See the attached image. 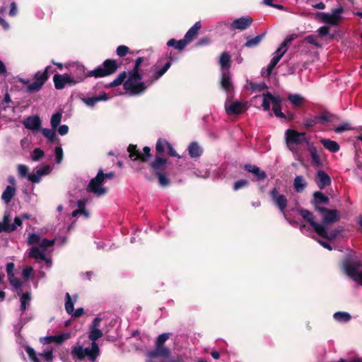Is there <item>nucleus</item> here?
Instances as JSON below:
<instances>
[{"label": "nucleus", "mask_w": 362, "mask_h": 362, "mask_svg": "<svg viewBox=\"0 0 362 362\" xmlns=\"http://www.w3.org/2000/svg\"><path fill=\"white\" fill-rule=\"evenodd\" d=\"M25 350L32 362H40L33 348L30 346H25Z\"/></svg>", "instance_id": "49"}, {"label": "nucleus", "mask_w": 362, "mask_h": 362, "mask_svg": "<svg viewBox=\"0 0 362 362\" xmlns=\"http://www.w3.org/2000/svg\"><path fill=\"white\" fill-rule=\"evenodd\" d=\"M39 356L43 357L46 362H52L54 358L52 349L38 354Z\"/></svg>", "instance_id": "52"}, {"label": "nucleus", "mask_w": 362, "mask_h": 362, "mask_svg": "<svg viewBox=\"0 0 362 362\" xmlns=\"http://www.w3.org/2000/svg\"><path fill=\"white\" fill-rule=\"evenodd\" d=\"M288 100L291 103L293 107L299 108L303 105L305 101V98L301 96L300 94L290 93L288 95Z\"/></svg>", "instance_id": "30"}, {"label": "nucleus", "mask_w": 362, "mask_h": 362, "mask_svg": "<svg viewBox=\"0 0 362 362\" xmlns=\"http://www.w3.org/2000/svg\"><path fill=\"white\" fill-rule=\"evenodd\" d=\"M127 77L126 71L121 72L115 80L106 86V88L116 87L123 83L124 89L133 95H140L147 89V85L140 81L143 78L140 73H128V78L124 81Z\"/></svg>", "instance_id": "2"}, {"label": "nucleus", "mask_w": 362, "mask_h": 362, "mask_svg": "<svg viewBox=\"0 0 362 362\" xmlns=\"http://www.w3.org/2000/svg\"><path fill=\"white\" fill-rule=\"evenodd\" d=\"M55 162L61 163L63 160V150L61 146H57L54 149Z\"/></svg>", "instance_id": "55"}, {"label": "nucleus", "mask_w": 362, "mask_h": 362, "mask_svg": "<svg viewBox=\"0 0 362 362\" xmlns=\"http://www.w3.org/2000/svg\"><path fill=\"white\" fill-rule=\"evenodd\" d=\"M50 170L51 169L49 165H46L42 168L37 170L36 173L41 177L42 175L49 174L50 173Z\"/></svg>", "instance_id": "63"}, {"label": "nucleus", "mask_w": 362, "mask_h": 362, "mask_svg": "<svg viewBox=\"0 0 362 362\" xmlns=\"http://www.w3.org/2000/svg\"><path fill=\"white\" fill-rule=\"evenodd\" d=\"M320 143L322 144L325 148L332 153H337L340 149L339 144L337 141H332L329 139H321Z\"/></svg>", "instance_id": "28"}, {"label": "nucleus", "mask_w": 362, "mask_h": 362, "mask_svg": "<svg viewBox=\"0 0 362 362\" xmlns=\"http://www.w3.org/2000/svg\"><path fill=\"white\" fill-rule=\"evenodd\" d=\"M249 185V181L247 180L242 179L234 182L233 189L237 191L241 188L245 187Z\"/></svg>", "instance_id": "54"}, {"label": "nucleus", "mask_w": 362, "mask_h": 362, "mask_svg": "<svg viewBox=\"0 0 362 362\" xmlns=\"http://www.w3.org/2000/svg\"><path fill=\"white\" fill-rule=\"evenodd\" d=\"M329 31H330V28L328 26H325V25L319 28L317 30V33H318L319 35H320V36L329 35V39L332 40V39H334V37L333 35H329Z\"/></svg>", "instance_id": "56"}, {"label": "nucleus", "mask_w": 362, "mask_h": 362, "mask_svg": "<svg viewBox=\"0 0 362 362\" xmlns=\"http://www.w3.org/2000/svg\"><path fill=\"white\" fill-rule=\"evenodd\" d=\"M252 18L248 16H245L239 18L235 19L230 23V29L232 30H244L247 29L252 23Z\"/></svg>", "instance_id": "14"}, {"label": "nucleus", "mask_w": 362, "mask_h": 362, "mask_svg": "<svg viewBox=\"0 0 362 362\" xmlns=\"http://www.w3.org/2000/svg\"><path fill=\"white\" fill-rule=\"evenodd\" d=\"M317 35H310L306 36L305 37L304 40L306 42L314 45L317 48H320L322 47V45L317 41Z\"/></svg>", "instance_id": "51"}, {"label": "nucleus", "mask_w": 362, "mask_h": 362, "mask_svg": "<svg viewBox=\"0 0 362 362\" xmlns=\"http://www.w3.org/2000/svg\"><path fill=\"white\" fill-rule=\"evenodd\" d=\"M62 117V114L59 112H57L52 115L51 117L50 124L52 128L56 129L57 127L59 125Z\"/></svg>", "instance_id": "45"}, {"label": "nucleus", "mask_w": 362, "mask_h": 362, "mask_svg": "<svg viewBox=\"0 0 362 362\" xmlns=\"http://www.w3.org/2000/svg\"><path fill=\"white\" fill-rule=\"evenodd\" d=\"M286 49H284L281 53L275 55L272 60L270 61V63L267 66V76L269 77L272 73L273 69L276 66V65L279 63V62L281 60L284 54L286 53Z\"/></svg>", "instance_id": "32"}, {"label": "nucleus", "mask_w": 362, "mask_h": 362, "mask_svg": "<svg viewBox=\"0 0 362 362\" xmlns=\"http://www.w3.org/2000/svg\"><path fill=\"white\" fill-rule=\"evenodd\" d=\"M167 45L168 47H174L175 49L182 50L187 44L184 39L176 40L175 39H170L168 41Z\"/></svg>", "instance_id": "40"}, {"label": "nucleus", "mask_w": 362, "mask_h": 362, "mask_svg": "<svg viewBox=\"0 0 362 362\" xmlns=\"http://www.w3.org/2000/svg\"><path fill=\"white\" fill-rule=\"evenodd\" d=\"M28 257L35 259H40L42 261H49L45 255L44 250H40L37 247H33L30 249Z\"/></svg>", "instance_id": "35"}, {"label": "nucleus", "mask_w": 362, "mask_h": 362, "mask_svg": "<svg viewBox=\"0 0 362 362\" xmlns=\"http://www.w3.org/2000/svg\"><path fill=\"white\" fill-rule=\"evenodd\" d=\"M299 214L302 216V218L309 223L310 226L313 228L315 232L319 235L320 236H325L326 235V228L323 225H320L317 223L315 221V216L308 209H301L299 210Z\"/></svg>", "instance_id": "10"}, {"label": "nucleus", "mask_w": 362, "mask_h": 362, "mask_svg": "<svg viewBox=\"0 0 362 362\" xmlns=\"http://www.w3.org/2000/svg\"><path fill=\"white\" fill-rule=\"evenodd\" d=\"M315 182L320 189H324L325 187L331 185V178L329 175L323 170H318L315 177Z\"/></svg>", "instance_id": "19"}, {"label": "nucleus", "mask_w": 362, "mask_h": 362, "mask_svg": "<svg viewBox=\"0 0 362 362\" xmlns=\"http://www.w3.org/2000/svg\"><path fill=\"white\" fill-rule=\"evenodd\" d=\"M54 244V240H49L47 238H44L40 245V247L42 248L44 251L47 247H52Z\"/></svg>", "instance_id": "61"}, {"label": "nucleus", "mask_w": 362, "mask_h": 362, "mask_svg": "<svg viewBox=\"0 0 362 362\" xmlns=\"http://www.w3.org/2000/svg\"><path fill=\"white\" fill-rule=\"evenodd\" d=\"M170 334L169 333H163L158 337L156 341L155 349L149 353L151 358H156L158 356L168 357L170 355V349L164 346V344L169 339Z\"/></svg>", "instance_id": "8"}, {"label": "nucleus", "mask_w": 362, "mask_h": 362, "mask_svg": "<svg viewBox=\"0 0 362 362\" xmlns=\"http://www.w3.org/2000/svg\"><path fill=\"white\" fill-rule=\"evenodd\" d=\"M352 129V127H351V124L349 122H345L341 124L340 125L336 127L334 129V132L337 134H341L344 132L349 131Z\"/></svg>", "instance_id": "50"}, {"label": "nucleus", "mask_w": 362, "mask_h": 362, "mask_svg": "<svg viewBox=\"0 0 362 362\" xmlns=\"http://www.w3.org/2000/svg\"><path fill=\"white\" fill-rule=\"evenodd\" d=\"M344 12V8L342 6L332 10V13L327 15V24L337 26L342 21L343 18L341 14Z\"/></svg>", "instance_id": "16"}, {"label": "nucleus", "mask_w": 362, "mask_h": 362, "mask_svg": "<svg viewBox=\"0 0 362 362\" xmlns=\"http://www.w3.org/2000/svg\"><path fill=\"white\" fill-rule=\"evenodd\" d=\"M225 108L228 115H237L244 112L245 104L239 101H235L229 105L226 103Z\"/></svg>", "instance_id": "21"}, {"label": "nucleus", "mask_w": 362, "mask_h": 362, "mask_svg": "<svg viewBox=\"0 0 362 362\" xmlns=\"http://www.w3.org/2000/svg\"><path fill=\"white\" fill-rule=\"evenodd\" d=\"M263 96H265L270 100L272 106L281 105L282 99L279 96H274L270 92L264 93Z\"/></svg>", "instance_id": "48"}, {"label": "nucleus", "mask_w": 362, "mask_h": 362, "mask_svg": "<svg viewBox=\"0 0 362 362\" xmlns=\"http://www.w3.org/2000/svg\"><path fill=\"white\" fill-rule=\"evenodd\" d=\"M221 88L227 93H230L233 90V86L231 81L230 74L228 71H223L221 74Z\"/></svg>", "instance_id": "25"}, {"label": "nucleus", "mask_w": 362, "mask_h": 362, "mask_svg": "<svg viewBox=\"0 0 362 362\" xmlns=\"http://www.w3.org/2000/svg\"><path fill=\"white\" fill-rule=\"evenodd\" d=\"M286 141L288 147L292 144H300L306 141V134L288 129L286 131Z\"/></svg>", "instance_id": "13"}, {"label": "nucleus", "mask_w": 362, "mask_h": 362, "mask_svg": "<svg viewBox=\"0 0 362 362\" xmlns=\"http://www.w3.org/2000/svg\"><path fill=\"white\" fill-rule=\"evenodd\" d=\"M362 153L357 152L355 155V163L358 169H362Z\"/></svg>", "instance_id": "64"}, {"label": "nucleus", "mask_w": 362, "mask_h": 362, "mask_svg": "<svg viewBox=\"0 0 362 362\" xmlns=\"http://www.w3.org/2000/svg\"><path fill=\"white\" fill-rule=\"evenodd\" d=\"M189 155L191 158H197L202 156L203 151L197 142H192L188 146Z\"/></svg>", "instance_id": "36"}, {"label": "nucleus", "mask_w": 362, "mask_h": 362, "mask_svg": "<svg viewBox=\"0 0 362 362\" xmlns=\"http://www.w3.org/2000/svg\"><path fill=\"white\" fill-rule=\"evenodd\" d=\"M40 239V238L39 235L35 234V233L30 234V235L28 237V243L30 245L37 244L39 243Z\"/></svg>", "instance_id": "62"}, {"label": "nucleus", "mask_w": 362, "mask_h": 362, "mask_svg": "<svg viewBox=\"0 0 362 362\" xmlns=\"http://www.w3.org/2000/svg\"><path fill=\"white\" fill-rule=\"evenodd\" d=\"M317 118L319 124L324 126H326L329 123L334 125L340 120V118L337 115L332 114L327 110L321 112L320 114L317 115Z\"/></svg>", "instance_id": "15"}, {"label": "nucleus", "mask_w": 362, "mask_h": 362, "mask_svg": "<svg viewBox=\"0 0 362 362\" xmlns=\"http://www.w3.org/2000/svg\"><path fill=\"white\" fill-rule=\"evenodd\" d=\"M10 284L15 287L16 288H21L22 286V281L17 277H15L14 275L13 276L8 277Z\"/></svg>", "instance_id": "59"}, {"label": "nucleus", "mask_w": 362, "mask_h": 362, "mask_svg": "<svg viewBox=\"0 0 362 362\" xmlns=\"http://www.w3.org/2000/svg\"><path fill=\"white\" fill-rule=\"evenodd\" d=\"M202 28V24L200 21L196 22L194 25L189 29V30L186 33L184 40L186 43L189 44L198 35L199 30Z\"/></svg>", "instance_id": "23"}, {"label": "nucleus", "mask_w": 362, "mask_h": 362, "mask_svg": "<svg viewBox=\"0 0 362 362\" xmlns=\"http://www.w3.org/2000/svg\"><path fill=\"white\" fill-rule=\"evenodd\" d=\"M100 349L96 342L91 343V349L85 348L83 346H74L71 349V355L74 358L78 360H83L86 356L92 361L99 356Z\"/></svg>", "instance_id": "4"}, {"label": "nucleus", "mask_w": 362, "mask_h": 362, "mask_svg": "<svg viewBox=\"0 0 362 362\" xmlns=\"http://www.w3.org/2000/svg\"><path fill=\"white\" fill-rule=\"evenodd\" d=\"M16 188L12 186H7L1 194V199L6 203L8 204L16 194Z\"/></svg>", "instance_id": "37"}, {"label": "nucleus", "mask_w": 362, "mask_h": 362, "mask_svg": "<svg viewBox=\"0 0 362 362\" xmlns=\"http://www.w3.org/2000/svg\"><path fill=\"white\" fill-rule=\"evenodd\" d=\"M231 59L228 52L221 53L219 59V64L221 69H229L230 66Z\"/></svg>", "instance_id": "39"}, {"label": "nucleus", "mask_w": 362, "mask_h": 362, "mask_svg": "<svg viewBox=\"0 0 362 362\" xmlns=\"http://www.w3.org/2000/svg\"><path fill=\"white\" fill-rule=\"evenodd\" d=\"M44 151L40 148H36L33 151L32 160L34 161L40 160L44 157Z\"/></svg>", "instance_id": "53"}, {"label": "nucleus", "mask_w": 362, "mask_h": 362, "mask_svg": "<svg viewBox=\"0 0 362 362\" xmlns=\"http://www.w3.org/2000/svg\"><path fill=\"white\" fill-rule=\"evenodd\" d=\"M119 68V64L115 59H107L103 63L93 70L85 73V68L83 66L76 67V71L78 75L75 77L68 74H56L53 77L54 87L57 90L63 89L66 84L74 86L82 81L87 77L102 78L115 74Z\"/></svg>", "instance_id": "1"}, {"label": "nucleus", "mask_w": 362, "mask_h": 362, "mask_svg": "<svg viewBox=\"0 0 362 362\" xmlns=\"http://www.w3.org/2000/svg\"><path fill=\"white\" fill-rule=\"evenodd\" d=\"M168 144L169 142L166 139L162 138L158 139L156 144V156L163 157Z\"/></svg>", "instance_id": "31"}, {"label": "nucleus", "mask_w": 362, "mask_h": 362, "mask_svg": "<svg viewBox=\"0 0 362 362\" xmlns=\"http://www.w3.org/2000/svg\"><path fill=\"white\" fill-rule=\"evenodd\" d=\"M103 335V332L99 329V328H92L89 333L88 338L92 342H95V341L102 337Z\"/></svg>", "instance_id": "44"}, {"label": "nucleus", "mask_w": 362, "mask_h": 362, "mask_svg": "<svg viewBox=\"0 0 362 362\" xmlns=\"http://www.w3.org/2000/svg\"><path fill=\"white\" fill-rule=\"evenodd\" d=\"M129 52V48L126 45H119L117 47L116 53L120 57H123L125 55L127 54V53Z\"/></svg>", "instance_id": "58"}, {"label": "nucleus", "mask_w": 362, "mask_h": 362, "mask_svg": "<svg viewBox=\"0 0 362 362\" xmlns=\"http://www.w3.org/2000/svg\"><path fill=\"white\" fill-rule=\"evenodd\" d=\"M244 169L249 173L254 174L258 180H264L267 178V174L264 171L261 170L259 167L255 165L245 164Z\"/></svg>", "instance_id": "24"}, {"label": "nucleus", "mask_w": 362, "mask_h": 362, "mask_svg": "<svg viewBox=\"0 0 362 362\" xmlns=\"http://www.w3.org/2000/svg\"><path fill=\"white\" fill-rule=\"evenodd\" d=\"M307 182L305 181V178L302 175H297L293 182V186L295 190L298 192L301 193L304 191L305 188L307 187Z\"/></svg>", "instance_id": "34"}, {"label": "nucleus", "mask_w": 362, "mask_h": 362, "mask_svg": "<svg viewBox=\"0 0 362 362\" xmlns=\"http://www.w3.org/2000/svg\"><path fill=\"white\" fill-rule=\"evenodd\" d=\"M334 317L336 320L339 322H349L351 317L346 312H337L334 314Z\"/></svg>", "instance_id": "43"}, {"label": "nucleus", "mask_w": 362, "mask_h": 362, "mask_svg": "<svg viewBox=\"0 0 362 362\" xmlns=\"http://www.w3.org/2000/svg\"><path fill=\"white\" fill-rule=\"evenodd\" d=\"M319 124L317 115L303 119V125L306 129H310Z\"/></svg>", "instance_id": "46"}, {"label": "nucleus", "mask_w": 362, "mask_h": 362, "mask_svg": "<svg viewBox=\"0 0 362 362\" xmlns=\"http://www.w3.org/2000/svg\"><path fill=\"white\" fill-rule=\"evenodd\" d=\"M317 212H319L322 217V224L324 226L338 221L340 218V216L338 210L329 209L327 208H318Z\"/></svg>", "instance_id": "12"}, {"label": "nucleus", "mask_w": 362, "mask_h": 362, "mask_svg": "<svg viewBox=\"0 0 362 362\" xmlns=\"http://www.w3.org/2000/svg\"><path fill=\"white\" fill-rule=\"evenodd\" d=\"M78 209L73 211L71 216L75 217L79 214V212H82L83 214L86 216H88V212L86 211L85 206L86 204V201L85 199H79L76 202Z\"/></svg>", "instance_id": "38"}, {"label": "nucleus", "mask_w": 362, "mask_h": 362, "mask_svg": "<svg viewBox=\"0 0 362 362\" xmlns=\"http://www.w3.org/2000/svg\"><path fill=\"white\" fill-rule=\"evenodd\" d=\"M362 264L359 262L350 263L349 262H344V269L346 274L352 279L357 275L358 269L361 267Z\"/></svg>", "instance_id": "22"}, {"label": "nucleus", "mask_w": 362, "mask_h": 362, "mask_svg": "<svg viewBox=\"0 0 362 362\" xmlns=\"http://www.w3.org/2000/svg\"><path fill=\"white\" fill-rule=\"evenodd\" d=\"M41 132L45 137H46L48 141L51 143L54 142L57 137L56 134L55 129H47V128H42L41 129Z\"/></svg>", "instance_id": "41"}, {"label": "nucleus", "mask_w": 362, "mask_h": 362, "mask_svg": "<svg viewBox=\"0 0 362 362\" xmlns=\"http://www.w3.org/2000/svg\"><path fill=\"white\" fill-rule=\"evenodd\" d=\"M52 69V66H48L45 68L44 71H38L34 76L35 81L32 83L28 84L26 88V92L28 93H35L38 92L43 85L48 80L49 74V71Z\"/></svg>", "instance_id": "6"}, {"label": "nucleus", "mask_w": 362, "mask_h": 362, "mask_svg": "<svg viewBox=\"0 0 362 362\" xmlns=\"http://www.w3.org/2000/svg\"><path fill=\"white\" fill-rule=\"evenodd\" d=\"M11 216L8 213H5L3 218V221L0 222V233H11L15 230L14 226L10 224Z\"/></svg>", "instance_id": "27"}, {"label": "nucleus", "mask_w": 362, "mask_h": 362, "mask_svg": "<svg viewBox=\"0 0 362 362\" xmlns=\"http://www.w3.org/2000/svg\"><path fill=\"white\" fill-rule=\"evenodd\" d=\"M103 184L102 169L100 168L96 176L90 180L86 187V191L93 193L97 197L105 195L107 193V188L103 187Z\"/></svg>", "instance_id": "5"}, {"label": "nucleus", "mask_w": 362, "mask_h": 362, "mask_svg": "<svg viewBox=\"0 0 362 362\" xmlns=\"http://www.w3.org/2000/svg\"><path fill=\"white\" fill-rule=\"evenodd\" d=\"M171 66V62L168 59H159L155 65L152 67L154 74L151 75L147 81L148 86L151 85L153 82L158 80L163 76Z\"/></svg>", "instance_id": "7"}, {"label": "nucleus", "mask_w": 362, "mask_h": 362, "mask_svg": "<svg viewBox=\"0 0 362 362\" xmlns=\"http://www.w3.org/2000/svg\"><path fill=\"white\" fill-rule=\"evenodd\" d=\"M309 152L311 157V165L315 168H320L322 166V160H321L316 147L312 146L309 148Z\"/></svg>", "instance_id": "29"}, {"label": "nucleus", "mask_w": 362, "mask_h": 362, "mask_svg": "<svg viewBox=\"0 0 362 362\" xmlns=\"http://www.w3.org/2000/svg\"><path fill=\"white\" fill-rule=\"evenodd\" d=\"M298 35L296 34H292L286 37V38L284 40V42L281 44V48H284V49H287L288 44L291 42L296 38H297Z\"/></svg>", "instance_id": "60"}, {"label": "nucleus", "mask_w": 362, "mask_h": 362, "mask_svg": "<svg viewBox=\"0 0 362 362\" xmlns=\"http://www.w3.org/2000/svg\"><path fill=\"white\" fill-rule=\"evenodd\" d=\"M265 35L266 32L262 33L261 35H257L255 37H250V36H247L246 37L247 41L244 45L245 47L248 48L257 47L264 37Z\"/></svg>", "instance_id": "33"}, {"label": "nucleus", "mask_w": 362, "mask_h": 362, "mask_svg": "<svg viewBox=\"0 0 362 362\" xmlns=\"http://www.w3.org/2000/svg\"><path fill=\"white\" fill-rule=\"evenodd\" d=\"M69 337H70V334L64 333V334H58V335L41 337L40 339V341L42 344H49L51 343H56L57 344H61L64 341L69 339Z\"/></svg>", "instance_id": "18"}, {"label": "nucleus", "mask_w": 362, "mask_h": 362, "mask_svg": "<svg viewBox=\"0 0 362 362\" xmlns=\"http://www.w3.org/2000/svg\"><path fill=\"white\" fill-rule=\"evenodd\" d=\"M23 124L28 129L38 131L41 128L42 121L37 115L30 116L24 120Z\"/></svg>", "instance_id": "20"}, {"label": "nucleus", "mask_w": 362, "mask_h": 362, "mask_svg": "<svg viewBox=\"0 0 362 362\" xmlns=\"http://www.w3.org/2000/svg\"><path fill=\"white\" fill-rule=\"evenodd\" d=\"M329 202V197L320 191H317L313 193V199L310 202L311 204L314 206L315 210L317 211L318 208H324L320 206L321 204L327 205Z\"/></svg>", "instance_id": "17"}, {"label": "nucleus", "mask_w": 362, "mask_h": 362, "mask_svg": "<svg viewBox=\"0 0 362 362\" xmlns=\"http://www.w3.org/2000/svg\"><path fill=\"white\" fill-rule=\"evenodd\" d=\"M272 110L274 112V115L276 117H279L280 119H286V114H284V112H281V105L272 106Z\"/></svg>", "instance_id": "57"}, {"label": "nucleus", "mask_w": 362, "mask_h": 362, "mask_svg": "<svg viewBox=\"0 0 362 362\" xmlns=\"http://www.w3.org/2000/svg\"><path fill=\"white\" fill-rule=\"evenodd\" d=\"M21 300V310L23 313L26 310L27 306L30 304L31 300L30 293L27 292L22 294L20 298Z\"/></svg>", "instance_id": "42"}, {"label": "nucleus", "mask_w": 362, "mask_h": 362, "mask_svg": "<svg viewBox=\"0 0 362 362\" xmlns=\"http://www.w3.org/2000/svg\"><path fill=\"white\" fill-rule=\"evenodd\" d=\"M109 98L107 94L105 92H103L100 95L98 96L88 97L86 98H83V103L89 107H94L95 105L100 101H106Z\"/></svg>", "instance_id": "26"}, {"label": "nucleus", "mask_w": 362, "mask_h": 362, "mask_svg": "<svg viewBox=\"0 0 362 362\" xmlns=\"http://www.w3.org/2000/svg\"><path fill=\"white\" fill-rule=\"evenodd\" d=\"M168 158L161 156H155L154 160L149 163L150 169L153 175L158 178L160 186L165 187L170 184V180L168 177Z\"/></svg>", "instance_id": "3"}, {"label": "nucleus", "mask_w": 362, "mask_h": 362, "mask_svg": "<svg viewBox=\"0 0 362 362\" xmlns=\"http://www.w3.org/2000/svg\"><path fill=\"white\" fill-rule=\"evenodd\" d=\"M269 196L272 199V201L278 208L279 211L282 213L286 217L285 211L288 206L287 197L284 194H279L276 187H274L272 190H270Z\"/></svg>", "instance_id": "11"}, {"label": "nucleus", "mask_w": 362, "mask_h": 362, "mask_svg": "<svg viewBox=\"0 0 362 362\" xmlns=\"http://www.w3.org/2000/svg\"><path fill=\"white\" fill-rule=\"evenodd\" d=\"M65 310L67 313L71 314L74 313V302L71 298V296L69 293H66L65 295Z\"/></svg>", "instance_id": "47"}, {"label": "nucleus", "mask_w": 362, "mask_h": 362, "mask_svg": "<svg viewBox=\"0 0 362 362\" xmlns=\"http://www.w3.org/2000/svg\"><path fill=\"white\" fill-rule=\"evenodd\" d=\"M127 151L129 153V158L134 161L140 160L141 162L146 163L151 157V148L149 146H144L143 152H140L136 145L129 144Z\"/></svg>", "instance_id": "9"}]
</instances>
